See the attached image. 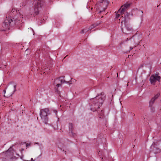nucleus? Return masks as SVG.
<instances>
[{
  "label": "nucleus",
  "instance_id": "nucleus-1",
  "mask_svg": "<svg viewBox=\"0 0 161 161\" xmlns=\"http://www.w3.org/2000/svg\"><path fill=\"white\" fill-rule=\"evenodd\" d=\"M130 6V4H126L123 6H122L116 14V18H118L121 15H122V17L124 16V20L121 21L122 24L124 23L125 25V21L130 15V14H128L127 12H126V9L128 8Z\"/></svg>",
  "mask_w": 161,
  "mask_h": 161
},
{
  "label": "nucleus",
  "instance_id": "nucleus-2",
  "mask_svg": "<svg viewBox=\"0 0 161 161\" xmlns=\"http://www.w3.org/2000/svg\"><path fill=\"white\" fill-rule=\"evenodd\" d=\"M13 21L14 22V24L15 25H19L22 23L21 20H20L19 19L12 18L11 16H8V17H7L3 24V27L4 28L3 30L5 31L8 29L11 22H13Z\"/></svg>",
  "mask_w": 161,
  "mask_h": 161
},
{
  "label": "nucleus",
  "instance_id": "nucleus-3",
  "mask_svg": "<svg viewBox=\"0 0 161 161\" xmlns=\"http://www.w3.org/2000/svg\"><path fill=\"white\" fill-rule=\"evenodd\" d=\"M108 3V2L107 0H101L98 1L95 7L96 9V12L98 13H100L104 11L106 9Z\"/></svg>",
  "mask_w": 161,
  "mask_h": 161
},
{
  "label": "nucleus",
  "instance_id": "nucleus-4",
  "mask_svg": "<svg viewBox=\"0 0 161 161\" xmlns=\"http://www.w3.org/2000/svg\"><path fill=\"white\" fill-rule=\"evenodd\" d=\"M105 97L104 93L103 92L98 95L95 98H91V102L96 105L97 107V110L99 108V106L103 104Z\"/></svg>",
  "mask_w": 161,
  "mask_h": 161
},
{
  "label": "nucleus",
  "instance_id": "nucleus-5",
  "mask_svg": "<svg viewBox=\"0 0 161 161\" xmlns=\"http://www.w3.org/2000/svg\"><path fill=\"white\" fill-rule=\"evenodd\" d=\"M161 141L154 142L150 147V151L156 154L161 151Z\"/></svg>",
  "mask_w": 161,
  "mask_h": 161
},
{
  "label": "nucleus",
  "instance_id": "nucleus-6",
  "mask_svg": "<svg viewBox=\"0 0 161 161\" xmlns=\"http://www.w3.org/2000/svg\"><path fill=\"white\" fill-rule=\"evenodd\" d=\"M69 82L66 81L64 80L63 77H61L54 79L53 85L55 86V89L58 92V88L59 87H61L62 84L64 83H68Z\"/></svg>",
  "mask_w": 161,
  "mask_h": 161
},
{
  "label": "nucleus",
  "instance_id": "nucleus-7",
  "mask_svg": "<svg viewBox=\"0 0 161 161\" xmlns=\"http://www.w3.org/2000/svg\"><path fill=\"white\" fill-rule=\"evenodd\" d=\"M50 114L49 109L48 108L42 109L40 110V115L42 119L45 123L48 120L47 114Z\"/></svg>",
  "mask_w": 161,
  "mask_h": 161
},
{
  "label": "nucleus",
  "instance_id": "nucleus-8",
  "mask_svg": "<svg viewBox=\"0 0 161 161\" xmlns=\"http://www.w3.org/2000/svg\"><path fill=\"white\" fill-rule=\"evenodd\" d=\"M160 77L156 73L151 76L150 78V81L152 84L155 85V82L157 81H160Z\"/></svg>",
  "mask_w": 161,
  "mask_h": 161
},
{
  "label": "nucleus",
  "instance_id": "nucleus-9",
  "mask_svg": "<svg viewBox=\"0 0 161 161\" xmlns=\"http://www.w3.org/2000/svg\"><path fill=\"white\" fill-rule=\"evenodd\" d=\"M159 95L160 94H157L153 97L151 99L149 102V107L153 111H154V108L153 107V104L155 100L159 97Z\"/></svg>",
  "mask_w": 161,
  "mask_h": 161
},
{
  "label": "nucleus",
  "instance_id": "nucleus-10",
  "mask_svg": "<svg viewBox=\"0 0 161 161\" xmlns=\"http://www.w3.org/2000/svg\"><path fill=\"white\" fill-rule=\"evenodd\" d=\"M14 89L13 90H8L6 94V90H4L3 92H4V96L5 97H8L12 96L16 91V85H14Z\"/></svg>",
  "mask_w": 161,
  "mask_h": 161
},
{
  "label": "nucleus",
  "instance_id": "nucleus-11",
  "mask_svg": "<svg viewBox=\"0 0 161 161\" xmlns=\"http://www.w3.org/2000/svg\"><path fill=\"white\" fill-rule=\"evenodd\" d=\"M41 3L40 2H37V4H35L34 6L35 14L37 15L39 14V9L41 7Z\"/></svg>",
  "mask_w": 161,
  "mask_h": 161
},
{
  "label": "nucleus",
  "instance_id": "nucleus-12",
  "mask_svg": "<svg viewBox=\"0 0 161 161\" xmlns=\"http://www.w3.org/2000/svg\"><path fill=\"white\" fill-rule=\"evenodd\" d=\"M73 127V125L72 123L69 124V131L72 133V128Z\"/></svg>",
  "mask_w": 161,
  "mask_h": 161
},
{
  "label": "nucleus",
  "instance_id": "nucleus-13",
  "mask_svg": "<svg viewBox=\"0 0 161 161\" xmlns=\"http://www.w3.org/2000/svg\"><path fill=\"white\" fill-rule=\"evenodd\" d=\"M88 30L87 29H82L80 32V33L81 34H83L87 32L88 31Z\"/></svg>",
  "mask_w": 161,
  "mask_h": 161
},
{
  "label": "nucleus",
  "instance_id": "nucleus-14",
  "mask_svg": "<svg viewBox=\"0 0 161 161\" xmlns=\"http://www.w3.org/2000/svg\"><path fill=\"white\" fill-rule=\"evenodd\" d=\"M103 114H104V111L103 110H102L100 112V113H99V118H103Z\"/></svg>",
  "mask_w": 161,
  "mask_h": 161
},
{
  "label": "nucleus",
  "instance_id": "nucleus-15",
  "mask_svg": "<svg viewBox=\"0 0 161 161\" xmlns=\"http://www.w3.org/2000/svg\"><path fill=\"white\" fill-rule=\"evenodd\" d=\"M97 25H96V24H93V25H91V30H92V28H93L95 27Z\"/></svg>",
  "mask_w": 161,
  "mask_h": 161
},
{
  "label": "nucleus",
  "instance_id": "nucleus-16",
  "mask_svg": "<svg viewBox=\"0 0 161 161\" xmlns=\"http://www.w3.org/2000/svg\"><path fill=\"white\" fill-rule=\"evenodd\" d=\"M126 28L128 31H131L132 29V28L131 27H126Z\"/></svg>",
  "mask_w": 161,
  "mask_h": 161
},
{
  "label": "nucleus",
  "instance_id": "nucleus-17",
  "mask_svg": "<svg viewBox=\"0 0 161 161\" xmlns=\"http://www.w3.org/2000/svg\"><path fill=\"white\" fill-rule=\"evenodd\" d=\"M53 112L55 113L56 116H57V111L56 110H53Z\"/></svg>",
  "mask_w": 161,
  "mask_h": 161
},
{
  "label": "nucleus",
  "instance_id": "nucleus-18",
  "mask_svg": "<svg viewBox=\"0 0 161 161\" xmlns=\"http://www.w3.org/2000/svg\"><path fill=\"white\" fill-rule=\"evenodd\" d=\"M31 145V144L30 143H27L26 144V147H27L29 146H30Z\"/></svg>",
  "mask_w": 161,
  "mask_h": 161
},
{
  "label": "nucleus",
  "instance_id": "nucleus-19",
  "mask_svg": "<svg viewBox=\"0 0 161 161\" xmlns=\"http://www.w3.org/2000/svg\"><path fill=\"white\" fill-rule=\"evenodd\" d=\"M98 154L100 156L101 155H103L101 153L100 151H99V152L98 153Z\"/></svg>",
  "mask_w": 161,
  "mask_h": 161
},
{
  "label": "nucleus",
  "instance_id": "nucleus-20",
  "mask_svg": "<svg viewBox=\"0 0 161 161\" xmlns=\"http://www.w3.org/2000/svg\"><path fill=\"white\" fill-rule=\"evenodd\" d=\"M133 48V47H130V50H131Z\"/></svg>",
  "mask_w": 161,
  "mask_h": 161
},
{
  "label": "nucleus",
  "instance_id": "nucleus-21",
  "mask_svg": "<svg viewBox=\"0 0 161 161\" xmlns=\"http://www.w3.org/2000/svg\"><path fill=\"white\" fill-rule=\"evenodd\" d=\"M31 161H34V160L33 159V158H31Z\"/></svg>",
  "mask_w": 161,
  "mask_h": 161
},
{
  "label": "nucleus",
  "instance_id": "nucleus-22",
  "mask_svg": "<svg viewBox=\"0 0 161 161\" xmlns=\"http://www.w3.org/2000/svg\"><path fill=\"white\" fill-rule=\"evenodd\" d=\"M91 111H93V112H94L95 111L94 110H92V108H91Z\"/></svg>",
  "mask_w": 161,
  "mask_h": 161
},
{
  "label": "nucleus",
  "instance_id": "nucleus-23",
  "mask_svg": "<svg viewBox=\"0 0 161 161\" xmlns=\"http://www.w3.org/2000/svg\"><path fill=\"white\" fill-rule=\"evenodd\" d=\"M36 144H39V143H38V142H37V143H36Z\"/></svg>",
  "mask_w": 161,
  "mask_h": 161
},
{
  "label": "nucleus",
  "instance_id": "nucleus-24",
  "mask_svg": "<svg viewBox=\"0 0 161 161\" xmlns=\"http://www.w3.org/2000/svg\"><path fill=\"white\" fill-rule=\"evenodd\" d=\"M91 10H92V8H91Z\"/></svg>",
  "mask_w": 161,
  "mask_h": 161
},
{
  "label": "nucleus",
  "instance_id": "nucleus-25",
  "mask_svg": "<svg viewBox=\"0 0 161 161\" xmlns=\"http://www.w3.org/2000/svg\"><path fill=\"white\" fill-rule=\"evenodd\" d=\"M94 1H95V0H92V1H93V2H94Z\"/></svg>",
  "mask_w": 161,
  "mask_h": 161
},
{
  "label": "nucleus",
  "instance_id": "nucleus-26",
  "mask_svg": "<svg viewBox=\"0 0 161 161\" xmlns=\"http://www.w3.org/2000/svg\"><path fill=\"white\" fill-rule=\"evenodd\" d=\"M127 40H130V39H129V40H128V38H127Z\"/></svg>",
  "mask_w": 161,
  "mask_h": 161
},
{
  "label": "nucleus",
  "instance_id": "nucleus-27",
  "mask_svg": "<svg viewBox=\"0 0 161 161\" xmlns=\"http://www.w3.org/2000/svg\"><path fill=\"white\" fill-rule=\"evenodd\" d=\"M141 12H142V13H143V12L142 11H141Z\"/></svg>",
  "mask_w": 161,
  "mask_h": 161
},
{
  "label": "nucleus",
  "instance_id": "nucleus-28",
  "mask_svg": "<svg viewBox=\"0 0 161 161\" xmlns=\"http://www.w3.org/2000/svg\"><path fill=\"white\" fill-rule=\"evenodd\" d=\"M30 161L26 160V161Z\"/></svg>",
  "mask_w": 161,
  "mask_h": 161
},
{
  "label": "nucleus",
  "instance_id": "nucleus-29",
  "mask_svg": "<svg viewBox=\"0 0 161 161\" xmlns=\"http://www.w3.org/2000/svg\"><path fill=\"white\" fill-rule=\"evenodd\" d=\"M96 110H97V108H96V109H95Z\"/></svg>",
  "mask_w": 161,
  "mask_h": 161
},
{
  "label": "nucleus",
  "instance_id": "nucleus-30",
  "mask_svg": "<svg viewBox=\"0 0 161 161\" xmlns=\"http://www.w3.org/2000/svg\"><path fill=\"white\" fill-rule=\"evenodd\" d=\"M104 139V138H103L102 140H103Z\"/></svg>",
  "mask_w": 161,
  "mask_h": 161
},
{
  "label": "nucleus",
  "instance_id": "nucleus-31",
  "mask_svg": "<svg viewBox=\"0 0 161 161\" xmlns=\"http://www.w3.org/2000/svg\"><path fill=\"white\" fill-rule=\"evenodd\" d=\"M103 159V157L102 158V159Z\"/></svg>",
  "mask_w": 161,
  "mask_h": 161
}]
</instances>
